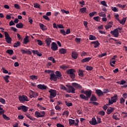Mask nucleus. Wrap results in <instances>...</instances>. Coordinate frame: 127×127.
Returning a JSON list of instances; mask_svg holds the SVG:
<instances>
[{
  "label": "nucleus",
  "instance_id": "1",
  "mask_svg": "<svg viewBox=\"0 0 127 127\" xmlns=\"http://www.w3.org/2000/svg\"><path fill=\"white\" fill-rule=\"evenodd\" d=\"M85 95H86V96L84 94H80L79 95L80 99H82L84 100V101H89V99H90L91 96H92V90H86Z\"/></svg>",
  "mask_w": 127,
  "mask_h": 127
},
{
  "label": "nucleus",
  "instance_id": "2",
  "mask_svg": "<svg viewBox=\"0 0 127 127\" xmlns=\"http://www.w3.org/2000/svg\"><path fill=\"white\" fill-rule=\"evenodd\" d=\"M76 70L74 68H70L66 70V73L69 75L70 78L72 79V80H74L76 77Z\"/></svg>",
  "mask_w": 127,
  "mask_h": 127
},
{
  "label": "nucleus",
  "instance_id": "3",
  "mask_svg": "<svg viewBox=\"0 0 127 127\" xmlns=\"http://www.w3.org/2000/svg\"><path fill=\"white\" fill-rule=\"evenodd\" d=\"M111 99H109V104H107V106H110V104L113 105L114 103H116L118 101V95H115L113 97L111 98Z\"/></svg>",
  "mask_w": 127,
  "mask_h": 127
},
{
  "label": "nucleus",
  "instance_id": "4",
  "mask_svg": "<svg viewBox=\"0 0 127 127\" xmlns=\"http://www.w3.org/2000/svg\"><path fill=\"white\" fill-rule=\"evenodd\" d=\"M41 113L38 111H36L35 112V116L36 118H43V117H45V111H41ZM42 114V115H41Z\"/></svg>",
  "mask_w": 127,
  "mask_h": 127
},
{
  "label": "nucleus",
  "instance_id": "5",
  "mask_svg": "<svg viewBox=\"0 0 127 127\" xmlns=\"http://www.w3.org/2000/svg\"><path fill=\"white\" fill-rule=\"evenodd\" d=\"M19 100L21 103H24L25 102H28V98L25 95L19 96L18 97Z\"/></svg>",
  "mask_w": 127,
  "mask_h": 127
},
{
  "label": "nucleus",
  "instance_id": "6",
  "mask_svg": "<svg viewBox=\"0 0 127 127\" xmlns=\"http://www.w3.org/2000/svg\"><path fill=\"white\" fill-rule=\"evenodd\" d=\"M4 33L6 42H7V43H11V38L9 36L8 33H7V32H4Z\"/></svg>",
  "mask_w": 127,
  "mask_h": 127
},
{
  "label": "nucleus",
  "instance_id": "7",
  "mask_svg": "<svg viewBox=\"0 0 127 127\" xmlns=\"http://www.w3.org/2000/svg\"><path fill=\"white\" fill-rule=\"evenodd\" d=\"M110 33L113 35L114 37L118 38L119 37V35H120V33L119 32V30L117 29H114L113 31H111Z\"/></svg>",
  "mask_w": 127,
  "mask_h": 127
},
{
  "label": "nucleus",
  "instance_id": "8",
  "mask_svg": "<svg viewBox=\"0 0 127 127\" xmlns=\"http://www.w3.org/2000/svg\"><path fill=\"white\" fill-rule=\"evenodd\" d=\"M49 93H50V97L55 98V97L57 96L56 90L50 89V90H49Z\"/></svg>",
  "mask_w": 127,
  "mask_h": 127
},
{
  "label": "nucleus",
  "instance_id": "9",
  "mask_svg": "<svg viewBox=\"0 0 127 127\" xmlns=\"http://www.w3.org/2000/svg\"><path fill=\"white\" fill-rule=\"evenodd\" d=\"M66 87L68 88L69 90L67 91V93H72V94H75V91H76V89L72 85H67Z\"/></svg>",
  "mask_w": 127,
  "mask_h": 127
},
{
  "label": "nucleus",
  "instance_id": "10",
  "mask_svg": "<svg viewBox=\"0 0 127 127\" xmlns=\"http://www.w3.org/2000/svg\"><path fill=\"white\" fill-rule=\"evenodd\" d=\"M51 49L53 50V51H57L58 50V45L55 42H53L51 44Z\"/></svg>",
  "mask_w": 127,
  "mask_h": 127
},
{
  "label": "nucleus",
  "instance_id": "11",
  "mask_svg": "<svg viewBox=\"0 0 127 127\" xmlns=\"http://www.w3.org/2000/svg\"><path fill=\"white\" fill-rule=\"evenodd\" d=\"M17 109L18 111H20V110H22V111H23V112H24V113H26V112L28 111V107L24 105L18 107Z\"/></svg>",
  "mask_w": 127,
  "mask_h": 127
},
{
  "label": "nucleus",
  "instance_id": "12",
  "mask_svg": "<svg viewBox=\"0 0 127 127\" xmlns=\"http://www.w3.org/2000/svg\"><path fill=\"white\" fill-rule=\"evenodd\" d=\"M71 85L73 87H74L75 89H78L79 90H82L83 89V87L82 86L76 82H73L71 83Z\"/></svg>",
  "mask_w": 127,
  "mask_h": 127
},
{
  "label": "nucleus",
  "instance_id": "13",
  "mask_svg": "<svg viewBox=\"0 0 127 127\" xmlns=\"http://www.w3.org/2000/svg\"><path fill=\"white\" fill-rule=\"evenodd\" d=\"M50 80H51L52 81H54L55 82H56V81H57V79H58V78L57 77V76H56V75H55V73H52L50 75Z\"/></svg>",
  "mask_w": 127,
  "mask_h": 127
},
{
  "label": "nucleus",
  "instance_id": "14",
  "mask_svg": "<svg viewBox=\"0 0 127 127\" xmlns=\"http://www.w3.org/2000/svg\"><path fill=\"white\" fill-rule=\"evenodd\" d=\"M121 24H122V25H125L126 24V21H127V18H123L122 20L121 21L119 18H115Z\"/></svg>",
  "mask_w": 127,
  "mask_h": 127
},
{
  "label": "nucleus",
  "instance_id": "15",
  "mask_svg": "<svg viewBox=\"0 0 127 127\" xmlns=\"http://www.w3.org/2000/svg\"><path fill=\"white\" fill-rule=\"evenodd\" d=\"M37 88L40 89V90H46L47 89V86L45 84H39L37 85Z\"/></svg>",
  "mask_w": 127,
  "mask_h": 127
},
{
  "label": "nucleus",
  "instance_id": "16",
  "mask_svg": "<svg viewBox=\"0 0 127 127\" xmlns=\"http://www.w3.org/2000/svg\"><path fill=\"white\" fill-rule=\"evenodd\" d=\"M95 93L99 97H100V96H104V92L101 90V89H96L95 90Z\"/></svg>",
  "mask_w": 127,
  "mask_h": 127
},
{
  "label": "nucleus",
  "instance_id": "17",
  "mask_svg": "<svg viewBox=\"0 0 127 127\" xmlns=\"http://www.w3.org/2000/svg\"><path fill=\"white\" fill-rule=\"evenodd\" d=\"M92 59V57H88V58H85L84 59H83L81 61V63H88L90 61V60H91Z\"/></svg>",
  "mask_w": 127,
  "mask_h": 127
},
{
  "label": "nucleus",
  "instance_id": "18",
  "mask_svg": "<svg viewBox=\"0 0 127 127\" xmlns=\"http://www.w3.org/2000/svg\"><path fill=\"white\" fill-rule=\"evenodd\" d=\"M91 44H94V48H97L98 46H99L100 43L99 42V41H95L91 42Z\"/></svg>",
  "mask_w": 127,
  "mask_h": 127
},
{
  "label": "nucleus",
  "instance_id": "19",
  "mask_svg": "<svg viewBox=\"0 0 127 127\" xmlns=\"http://www.w3.org/2000/svg\"><path fill=\"white\" fill-rule=\"evenodd\" d=\"M46 43L48 47L50 46V44H51V42H52V40L50 38H47L45 40Z\"/></svg>",
  "mask_w": 127,
  "mask_h": 127
},
{
  "label": "nucleus",
  "instance_id": "20",
  "mask_svg": "<svg viewBox=\"0 0 127 127\" xmlns=\"http://www.w3.org/2000/svg\"><path fill=\"white\" fill-rule=\"evenodd\" d=\"M78 53L76 52H72L71 53V57L73 59H77L78 58Z\"/></svg>",
  "mask_w": 127,
  "mask_h": 127
},
{
  "label": "nucleus",
  "instance_id": "21",
  "mask_svg": "<svg viewBox=\"0 0 127 127\" xmlns=\"http://www.w3.org/2000/svg\"><path fill=\"white\" fill-rule=\"evenodd\" d=\"M114 111H115V108L114 107H110V108H108L107 110V115H110V114H112Z\"/></svg>",
  "mask_w": 127,
  "mask_h": 127
},
{
  "label": "nucleus",
  "instance_id": "22",
  "mask_svg": "<svg viewBox=\"0 0 127 127\" xmlns=\"http://www.w3.org/2000/svg\"><path fill=\"white\" fill-rule=\"evenodd\" d=\"M89 123L90 125H92V126H95V125H97V123L96 118H92V121H89Z\"/></svg>",
  "mask_w": 127,
  "mask_h": 127
},
{
  "label": "nucleus",
  "instance_id": "23",
  "mask_svg": "<svg viewBox=\"0 0 127 127\" xmlns=\"http://www.w3.org/2000/svg\"><path fill=\"white\" fill-rule=\"evenodd\" d=\"M30 94H31V95H33V98H37V97H38V93L32 90H30Z\"/></svg>",
  "mask_w": 127,
  "mask_h": 127
},
{
  "label": "nucleus",
  "instance_id": "24",
  "mask_svg": "<svg viewBox=\"0 0 127 127\" xmlns=\"http://www.w3.org/2000/svg\"><path fill=\"white\" fill-rule=\"evenodd\" d=\"M56 76L58 79H60L61 77H62V74H61V72L59 71H57L55 72Z\"/></svg>",
  "mask_w": 127,
  "mask_h": 127
},
{
  "label": "nucleus",
  "instance_id": "25",
  "mask_svg": "<svg viewBox=\"0 0 127 127\" xmlns=\"http://www.w3.org/2000/svg\"><path fill=\"white\" fill-rule=\"evenodd\" d=\"M29 42V39L28 36H26L25 38L23 39L24 44H27Z\"/></svg>",
  "mask_w": 127,
  "mask_h": 127
},
{
  "label": "nucleus",
  "instance_id": "26",
  "mask_svg": "<svg viewBox=\"0 0 127 127\" xmlns=\"http://www.w3.org/2000/svg\"><path fill=\"white\" fill-rule=\"evenodd\" d=\"M97 99L96 96L92 95L90 98L91 102H97Z\"/></svg>",
  "mask_w": 127,
  "mask_h": 127
},
{
  "label": "nucleus",
  "instance_id": "27",
  "mask_svg": "<svg viewBox=\"0 0 127 127\" xmlns=\"http://www.w3.org/2000/svg\"><path fill=\"white\" fill-rule=\"evenodd\" d=\"M40 27L42 30H47V27L44 25V24L40 23Z\"/></svg>",
  "mask_w": 127,
  "mask_h": 127
},
{
  "label": "nucleus",
  "instance_id": "28",
  "mask_svg": "<svg viewBox=\"0 0 127 127\" xmlns=\"http://www.w3.org/2000/svg\"><path fill=\"white\" fill-rule=\"evenodd\" d=\"M9 75H5V76H3V78L5 82V83H9V80L8 79H9Z\"/></svg>",
  "mask_w": 127,
  "mask_h": 127
},
{
  "label": "nucleus",
  "instance_id": "29",
  "mask_svg": "<svg viewBox=\"0 0 127 127\" xmlns=\"http://www.w3.org/2000/svg\"><path fill=\"white\" fill-rule=\"evenodd\" d=\"M59 52L61 54H65L66 52H67V50L64 48H62L60 49Z\"/></svg>",
  "mask_w": 127,
  "mask_h": 127
},
{
  "label": "nucleus",
  "instance_id": "30",
  "mask_svg": "<svg viewBox=\"0 0 127 127\" xmlns=\"http://www.w3.org/2000/svg\"><path fill=\"white\" fill-rule=\"evenodd\" d=\"M89 40H97V37L93 35H89Z\"/></svg>",
  "mask_w": 127,
  "mask_h": 127
},
{
  "label": "nucleus",
  "instance_id": "31",
  "mask_svg": "<svg viewBox=\"0 0 127 127\" xmlns=\"http://www.w3.org/2000/svg\"><path fill=\"white\" fill-rule=\"evenodd\" d=\"M16 27H17V28H22V27H23V24L21 22H19L16 24Z\"/></svg>",
  "mask_w": 127,
  "mask_h": 127
},
{
  "label": "nucleus",
  "instance_id": "32",
  "mask_svg": "<svg viewBox=\"0 0 127 127\" xmlns=\"http://www.w3.org/2000/svg\"><path fill=\"white\" fill-rule=\"evenodd\" d=\"M127 83V81L125 80H122L121 81H117V84H119V85H125Z\"/></svg>",
  "mask_w": 127,
  "mask_h": 127
},
{
  "label": "nucleus",
  "instance_id": "33",
  "mask_svg": "<svg viewBox=\"0 0 127 127\" xmlns=\"http://www.w3.org/2000/svg\"><path fill=\"white\" fill-rule=\"evenodd\" d=\"M21 45V44H20V42L17 41L16 43H15L13 45V47L14 48H17L18 46H20Z\"/></svg>",
  "mask_w": 127,
  "mask_h": 127
},
{
  "label": "nucleus",
  "instance_id": "34",
  "mask_svg": "<svg viewBox=\"0 0 127 127\" xmlns=\"http://www.w3.org/2000/svg\"><path fill=\"white\" fill-rule=\"evenodd\" d=\"M78 76L79 77H84V72L81 69L78 71Z\"/></svg>",
  "mask_w": 127,
  "mask_h": 127
},
{
  "label": "nucleus",
  "instance_id": "35",
  "mask_svg": "<svg viewBox=\"0 0 127 127\" xmlns=\"http://www.w3.org/2000/svg\"><path fill=\"white\" fill-rule=\"evenodd\" d=\"M48 59L50 61H52L53 63H56V61H55V59H54V58H53V57H49L48 58Z\"/></svg>",
  "mask_w": 127,
  "mask_h": 127
},
{
  "label": "nucleus",
  "instance_id": "36",
  "mask_svg": "<svg viewBox=\"0 0 127 127\" xmlns=\"http://www.w3.org/2000/svg\"><path fill=\"white\" fill-rule=\"evenodd\" d=\"M86 10H87V8L86 7H83L79 9V11H81V13H85L86 12Z\"/></svg>",
  "mask_w": 127,
  "mask_h": 127
},
{
  "label": "nucleus",
  "instance_id": "37",
  "mask_svg": "<svg viewBox=\"0 0 127 127\" xmlns=\"http://www.w3.org/2000/svg\"><path fill=\"white\" fill-rule=\"evenodd\" d=\"M69 126H72L73 125H75V120L72 119H69Z\"/></svg>",
  "mask_w": 127,
  "mask_h": 127
},
{
  "label": "nucleus",
  "instance_id": "38",
  "mask_svg": "<svg viewBox=\"0 0 127 127\" xmlns=\"http://www.w3.org/2000/svg\"><path fill=\"white\" fill-rule=\"evenodd\" d=\"M117 6H118V7H120V8H122V9H124V8H125V7L127 6V5L126 4L122 5L121 4H118L117 5Z\"/></svg>",
  "mask_w": 127,
  "mask_h": 127
},
{
  "label": "nucleus",
  "instance_id": "39",
  "mask_svg": "<svg viewBox=\"0 0 127 127\" xmlns=\"http://www.w3.org/2000/svg\"><path fill=\"white\" fill-rule=\"evenodd\" d=\"M2 118L4 119V120H5L6 121H9V120H10V118H9V117L6 116V115L4 114H2Z\"/></svg>",
  "mask_w": 127,
  "mask_h": 127
},
{
  "label": "nucleus",
  "instance_id": "40",
  "mask_svg": "<svg viewBox=\"0 0 127 127\" xmlns=\"http://www.w3.org/2000/svg\"><path fill=\"white\" fill-rule=\"evenodd\" d=\"M64 103L67 107H72L73 106V104L71 102L69 103L68 101H65Z\"/></svg>",
  "mask_w": 127,
  "mask_h": 127
},
{
  "label": "nucleus",
  "instance_id": "41",
  "mask_svg": "<svg viewBox=\"0 0 127 127\" xmlns=\"http://www.w3.org/2000/svg\"><path fill=\"white\" fill-rule=\"evenodd\" d=\"M98 15L99 16H101L102 17H106V14L104 12H100L98 13Z\"/></svg>",
  "mask_w": 127,
  "mask_h": 127
},
{
  "label": "nucleus",
  "instance_id": "42",
  "mask_svg": "<svg viewBox=\"0 0 127 127\" xmlns=\"http://www.w3.org/2000/svg\"><path fill=\"white\" fill-rule=\"evenodd\" d=\"M38 108H39L41 111L44 110L46 111V108L43 107L42 106L40 105L39 104H37Z\"/></svg>",
  "mask_w": 127,
  "mask_h": 127
},
{
  "label": "nucleus",
  "instance_id": "43",
  "mask_svg": "<svg viewBox=\"0 0 127 127\" xmlns=\"http://www.w3.org/2000/svg\"><path fill=\"white\" fill-rule=\"evenodd\" d=\"M93 19L95 20V21H97V22H99L100 20H101V18H100V16H96L93 17Z\"/></svg>",
  "mask_w": 127,
  "mask_h": 127
},
{
  "label": "nucleus",
  "instance_id": "44",
  "mask_svg": "<svg viewBox=\"0 0 127 127\" xmlns=\"http://www.w3.org/2000/svg\"><path fill=\"white\" fill-rule=\"evenodd\" d=\"M6 53L9 54V55H12L13 54V50H7L6 51Z\"/></svg>",
  "mask_w": 127,
  "mask_h": 127
},
{
  "label": "nucleus",
  "instance_id": "45",
  "mask_svg": "<svg viewBox=\"0 0 127 127\" xmlns=\"http://www.w3.org/2000/svg\"><path fill=\"white\" fill-rule=\"evenodd\" d=\"M30 79H31L32 80H37V79H38V76H36V75H31L30 76Z\"/></svg>",
  "mask_w": 127,
  "mask_h": 127
},
{
  "label": "nucleus",
  "instance_id": "46",
  "mask_svg": "<svg viewBox=\"0 0 127 127\" xmlns=\"http://www.w3.org/2000/svg\"><path fill=\"white\" fill-rule=\"evenodd\" d=\"M63 116H66V118L69 116V112L67 111H65L63 113Z\"/></svg>",
  "mask_w": 127,
  "mask_h": 127
},
{
  "label": "nucleus",
  "instance_id": "47",
  "mask_svg": "<svg viewBox=\"0 0 127 127\" xmlns=\"http://www.w3.org/2000/svg\"><path fill=\"white\" fill-rule=\"evenodd\" d=\"M86 69L87 71H92V70H93V67L89 65H86Z\"/></svg>",
  "mask_w": 127,
  "mask_h": 127
},
{
  "label": "nucleus",
  "instance_id": "48",
  "mask_svg": "<svg viewBox=\"0 0 127 127\" xmlns=\"http://www.w3.org/2000/svg\"><path fill=\"white\" fill-rule=\"evenodd\" d=\"M95 14H97V12L93 11V12L90 13L89 14V15L90 17H93V16H94V15H95Z\"/></svg>",
  "mask_w": 127,
  "mask_h": 127
},
{
  "label": "nucleus",
  "instance_id": "49",
  "mask_svg": "<svg viewBox=\"0 0 127 127\" xmlns=\"http://www.w3.org/2000/svg\"><path fill=\"white\" fill-rule=\"evenodd\" d=\"M60 88L61 90H64V91H67V88L63 84H61Z\"/></svg>",
  "mask_w": 127,
  "mask_h": 127
},
{
  "label": "nucleus",
  "instance_id": "50",
  "mask_svg": "<svg viewBox=\"0 0 127 127\" xmlns=\"http://www.w3.org/2000/svg\"><path fill=\"white\" fill-rule=\"evenodd\" d=\"M111 9L113 10V11H114V12H118L119 11V10H118L117 7H112Z\"/></svg>",
  "mask_w": 127,
  "mask_h": 127
},
{
  "label": "nucleus",
  "instance_id": "51",
  "mask_svg": "<svg viewBox=\"0 0 127 127\" xmlns=\"http://www.w3.org/2000/svg\"><path fill=\"white\" fill-rule=\"evenodd\" d=\"M34 7L36 8H40V5L37 3L34 4Z\"/></svg>",
  "mask_w": 127,
  "mask_h": 127
},
{
  "label": "nucleus",
  "instance_id": "52",
  "mask_svg": "<svg viewBox=\"0 0 127 127\" xmlns=\"http://www.w3.org/2000/svg\"><path fill=\"white\" fill-rule=\"evenodd\" d=\"M43 18H44V19H46V20H48V21H50V18L48 17L47 15H43Z\"/></svg>",
  "mask_w": 127,
  "mask_h": 127
},
{
  "label": "nucleus",
  "instance_id": "53",
  "mask_svg": "<svg viewBox=\"0 0 127 127\" xmlns=\"http://www.w3.org/2000/svg\"><path fill=\"white\" fill-rule=\"evenodd\" d=\"M103 94H107L108 93H110V90L108 88L104 89L103 90Z\"/></svg>",
  "mask_w": 127,
  "mask_h": 127
},
{
  "label": "nucleus",
  "instance_id": "54",
  "mask_svg": "<svg viewBox=\"0 0 127 127\" xmlns=\"http://www.w3.org/2000/svg\"><path fill=\"white\" fill-rule=\"evenodd\" d=\"M60 68H61V69H63V70H65L68 68V66H65V64H63L60 66Z\"/></svg>",
  "mask_w": 127,
  "mask_h": 127
},
{
  "label": "nucleus",
  "instance_id": "55",
  "mask_svg": "<svg viewBox=\"0 0 127 127\" xmlns=\"http://www.w3.org/2000/svg\"><path fill=\"white\" fill-rule=\"evenodd\" d=\"M79 4H81L80 6L81 7H83V6L85 5V1H84V0H82V1H79Z\"/></svg>",
  "mask_w": 127,
  "mask_h": 127
},
{
  "label": "nucleus",
  "instance_id": "56",
  "mask_svg": "<svg viewBox=\"0 0 127 127\" xmlns=\"http://www.w3.org/2000/svg\"><path fill=\"white\" fill-rule=\"evenodd\" d=\"M101 4L102 5H104V6H106V7H108V5H107V3L106 2V1H102L101 2Z\"/></svg>",
  "mask_w": 127,
  "mask_h": 127
},
{
  "label": "nucleus",
  "instance_id": "57",
  "mask_svg": "<svg viewBox=\"0 0 127 127\" xmlns=\"http://www.w3.org/2000/svg\"><path fill=\"white\" fill-rule=\"evenodd\" d=\"M14 7H15V8H16L17 9H20V6H19L18 4H16V3L14 4Z\"/></svg>",
  "mask_w": 127,
  "mask_h": 127
},
{
  "label": "nucleus",
  "instance_id": "58",
  "mask_svg": "<svg viewBox=\"0 0 127 127\" xmlns=\"http://www.w3.org/2000/svg\"><path fill=\"white\" fill-rule=\"evenodd\" d=\"M60 32L62 34H63V35H66V32L64 29H61Z\"/></svg>",
  "mask_w": 127,
  "mask_h": 127
},
{
  "label": "nucleus",
  "instance_id": "59",
  "mask_svg": "<svg viewBox=\"0 0 127 127\" xmlns=\"http://www.w3.org/2000/svg\"><path fill=\"white\" fill-rule=\"evenodd\" d=\"M0 103H1V104H5V100L2 98H0Z\"/></svg>",
  "mask_w": 127,
  "mask_h": 127
},
{
  "label": "nucleus",
  "instance_id": "60",
  "mask_svg": "<svg viewBox=\"0 0 127 127\" xmlns=\"http://www.w3.org/2000/svg\"><path fill=\"white\" fill-rule=\"evenodd\" d=\"M61 11L63 13H66V14H69V13H70L69 11H66L64 9H62Z\"/></svg>",
  "mask_w": 127,
  "mask_h": 127
},
{
  "label": "nucleus",
  "instance_id": "61",
  "mask_svg": "<svg viewBox=\"0 0 127 127\" xmlns=\"http://www.w3.org/2000/svg\"><path fill=\"white\" fill-rule=\"evenodd\" d=\"M113 26L112 25H109V24H107L106 26H105V29L106 30L109 29V28H111Z\"/></svg>",
  "mask_w": 127,
  "mask_h": 127
},
{
  "label": "nucleus",
  "instance_id": "62",
  "mask_svg": "<svg viewBox=\"0 0 127 127\" xmlns=\"http://www.w3.org/2000/svg\"><path fill=\"white\" fill-rule=\"evenodd\" d=\"M37 41L38 42V45H40V46H41V45L43 44V43L42 42V41H41V40H37Z\"/></svg>",
  "mask_w": 127,
  "mask_h": 127
},
{
  "label": "nucleus",
  "instance_id": "63",
  "mask_svg": "<svg viewBox=\"0 0 127 127\" xmlns=\"http://www.w3.org/2000/svg\"><path fill=\"white\" fill-rule=\"evenodd\" d=\"M106 55H107V53H103V54H101V55H99V56H98V57H99V58H102V57H104V56H106Z\"/></svg>",
  "mask_w": 127,
  "mask_h": 127
},
{
  "label": "nucleus",
  "instance_id": "64",
  "mask_svg": "<svg viewBox=\"0 0 127 127\" xmlns=\"http://www.w3.org/2000/svg\"><path fill=\"white\" fill-rule=\"evenodd\" d=\"M57 127H65L64 126V125H62V124H60V123L57 124Z\"/></svg>",
  "mask_w": 127,
  "mask_h": 127
}]
</instances>
